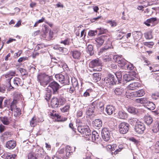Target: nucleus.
I'll return each mask as SVG.
<instances>
[{
  "label": "nucleus",
  "instance_id": "41",
  "mask_svg": "<svg viewBox=\"0 0 159 159\" xmlns=\"http://www.w3.org/2000/svg\"><path fill=\"white\" fill-rule=\"evenodd\" d=\"M138 120L134 118H131L128 120L129 122L132 125H134L138 123Z\"/></svg>",
  "mask_w": 159,
  "mask_h": 159
},
{
  "label": "nucleus",
  "instance_id": "29",
  "mask_svg": "<svg viewBox=\"0 0 159 159\" xmlns=\"http://www.w3.org/2000/svg\"><path fill=\"white\" fill-rule=\"evenodd\" d=\"M63 82L61 83L64 84V85H68L70 83V75L68 74H65L64 76Z\"/></svg>",
  "mask_w": 159,
  "mask_h": 159
},
{
  "label": "nucleus",
  "instance_id": "31",
  "mask_svg": "<svg viewBox=\"0 0 159 159\" xmlns=\"http://www.w3.org/2000/svg\"><path fill=\"white\" fill-rule=\"evenodd\" d=\"M116 76L115 78H116V80L118 81V83H121L122 80V75L121 71L116 72L115 73Z\"/></svg>",
  "mask_w": 159,
  "mask_h": 159
},
{
  "label": "nucleus",
  "instance_id": "54",
  "mask_svg": "<svg viewBox=\"0 0 159 159\" xmlns=\"http://www.w3.org/2000/svg\"><path fill=\"white\" fill-rule=\"evenodd\" d=\"M10 102V100L8 99H5L4 102V104L2 105L3 108V107H9Z\"/></svg>",
  "mask_w": 159,
  "mask_h": 159
},
{
  "label": "nucleus",
  "instance_id": "15",
  "mask_svg": "<svg viewBox=\"0 0 159 159\" xmlns=\"http://www.w3.org/2000/svg\"><path fill=\"white\" fill-rule=\"evenodd\" d=\"M95 110H96L95 105L94 103L89 105L86 110V114L89 116H90L94 114Z\"/></svg>",
  "mask_w": 159,
  "mask_h": 159
},
{
  "label": "nucleus",
  "instance_id": "14",
  "mask_svg": "<svg viewBox=\"0 0 159 159\" xmlns=\"http://www.w3.org/2000/svg\"><path fill=\"white\" fill-rule=\"evenodd\" d=\"M88 136L89 139L90 140V138H91L92 141L95 143L100 141L101 139V138L98 133L96 131H93L92 134H91V136Z\"/></svg>",
  "mask_w": 159,
  "mask_h": 159
},
{
  "label": "nucleus",
  "instance_id": "4",
  "mask_svg": "<svg viewBox=\"0 0 159 159\" xmlns=\"http://www.w3.org/2000/svg\"><path fill=\"white\" fill-rule=\"evenodd\" d=\"M65 101V98L61 95L57 97H54L51 99V106L52 108H57L59 105H63Z\"/></svg>",
  "mask_w": 159,
  "mask_h": 159
},
{
  "label": "nucleus",
  "instance_id": "25",
  "mask_svg": "<svg viewBox=\"0 0 159 159\" xmlns=\"http://www.w3.org/2000/svg\"><path fill=\"white\" fill-rule=\"evenodd\" d=\"M157 18L156 17L151 18L150 19L147 20L144 22V24L148 26L152 25L153 24L155 23V22L157 21Z\"/></svg>",
  "mask_w": 159,
  "mask_h": 159
},
{
  "label": "nucleus",
  "instance_id": "18",
  "mask_svg": "<svg viewBox=\"0 0 159 159\" xmlns=\"http://www.w3.org/2000/svg\"><path fill=\"white\" fill-rule=\"evenodd\" d=\"M106 111L107 113L109 115H111L113 113L116 114L117 112L115 107L112 105H107L106 108Z\"/></svg>",
  "mask_w": 159,
  "mask_h": 159
},
{
  "label": "nucleus",
  "instance_id": "11",
  "mask_svg": "<svg viewBox=\"0 0 159 159\" xmlns=\"http://www.w3.org/2000/svg\"><path fill=\"white\" fill-rule=\"evenodd\" d=\"M101 65V62L98 58L92 60L89 63V66L92 68H94L96 67H99L98 69H96L97 71H101L102 70Z\"/></svg>",
  "mask_w": 159,
  "mask_h": 159
},
{
  "label": "nucleus",
  "instance_id": "20",
  "mask_svg": "<svg viewBox=\"0 0 159 159\" xmlns=\"http://www.w3.org/2000/svg\"><path fill=\"white\" fill-rule=\"evenodd\" d=\"M141 84L138 82H134L130 84L128 86V88L131 90H135L140 87Z\"/></svg>",
  "mask_w": 159,
  "mask_h": 159
},
{
  "label": "nucleus",
  "instance_id": "10",
  "mask_svg": "<svg viewBox=\"0 0 159 159\" xmlns=\"http://www.w3.org/2000/svg\"><path fill=\"white\" fill-rule=\"evenodd\" d=\"M111 132L108 128H104L101 132V135L102 139L106 141H108L110 137V133Z\"/></svg>",
  "mask_w": 159,
  "mask_h": 159
},
{
  "label": "nucleus",
  "instance_id": "17",
  "mask_svg": "<svg viewBox=\"0 0 159 159\" xmlns=\"http://www.w3.org/2000/svg\"><path fill=\"white\" fill-rule=\"evenodd\" d=\"M68 152L67 150H65V149L62 148L59 150L57 153L59 154L58 156L61 157L62 159H66V157L69 156V154H68L67 152Z\"/></svg>",
  "mask_w": 159,
  "mask_h": 159
},
{
  "label": "nucleus",
  "instance_id": "22",
  "mask_svg": "<svg viewBox=\"0 0 159 159\" xmlns=\"http://www.w3.org/2000/svg\"><path fill=\"white\" fill-rule=\"evenodd\" d=\"M73 58L75 59H79L80 57L81 53L79 51L74 50L70 52Z\"/></svg>",
  "mask_w": 159,
  "mask_h": 159
},
{
  "label": "nucleus",
  "instance_id": "38",
  "mask_svg": "<svg viewBox=\"0 0 159 159\" xmlns=\"http://www.w3.org/2000/svg\"><path fill=\"white\" fill-rule=\"evenodd\" d=\"M64 75L60 73L56 74L55 76L56 80L61 83V82H63L62 80L63 79Z\"/></svg>",
  "mask_w": 159,
  "mask_h": 159
},
{
  "label": "nucleus",
  "instance_id": "52",
  "mask_svg": "<svg viewBox=\"0 0 159 159\" xmlns=\"http://www.w3.org/2000/svg\"><path fill=\"white\" fill-rule=\"evenodd\" d=\"M97 34V30H89L88 32V35L90 37L95 36Z\"/></svg>",
  "mask_w": 159,
  "mask_h": 159
},
{
  "label": "nucleus",
  "instance_id": "5",
  "mask_svg": "<svg viewBox=\"0 0 159 159\" xmlns=\"http://www.w3.org/2000/svg\"><path fill=\"white\" fill-rule=\"evenodd\" d=\"M137 73L134 71L130 72L128 74H125L123 75V81L124 83H127L134 80L137 77Z\"/></svg>",
  "mask_w": 159,
  "mask_h": 159
},
{
  "label": "nucleus",
  "instance_id": "36",
  "mask_svg": "<svg viewBox=\"0 0 159 159\" xmlns=\"http://www.w3.org/2000/svg\"><path fill=\"white\" fill-rule=\"evenodd\" d=\"M146 108L150 110H153L156 107L155 104L152 102L149 101L146 106Z\"/></svg>",
  "mask_w": 159,
  "mask_h": 159
},
{
  "label": "nucleus",
  "instance_id": "62",
  "mask_svg": "<svg viewBox=\"0 0 159 159\" xmlns=\"http://www.w3.org/2000/svg\"><path fill=\"white\" fill-rule=\"evenodd\" d=\"M92 90L90 89H87L84 93V96L87 97L90 95V93L92 92Z\"/></svg>",
  "mask_w": 159,
  "mask_h": 159
},
{
  "label": "nucleus",
  "instance_id": "2",
  "mask_svg": "<svg viewBox=\"0 0 159 159\" xmlns=\"http://www.w3.org/2000/svg\"><path fill=\"white\" fill-rule=\"evenodd\" d=\"M101 83L104 86L106 85L108 87H110L111 85H113L118 84L116 78L110 73L108 74L107 77H105L104 79H102Z\"/></svg>",
  "mask_w": 159,
  "mask_h": 159
},
{
  "label": "nucleus",
  "instance_id": "63",
  "mask_svg": "<svg viewBox=\"0 0 159 159\" xmlns=\"http://www.w3.org/2000/svg\"><path fill=\"white\" fill-rule=\"evenodd\" d=\"M51 116L54 118H57V120H60L59 119V117H60V116L58 113H51Z\"/></svg>",
  "mask_w": 159,
  "mask_h": 159
},
{
  "label": "nucleus",
  "instance_id": "35",
  "mask_svg": "<svg viewBox=\"0 0 159 159\" xmlns=\"http://www.w3.org/2000/svg\"><path fill=\"white\" fill-rule=\"evenodd\" d=\"M127 110L129 112L134 114H137L138 112V109L131 106L129 107Z\"/></svg>",
  "mask_w": 159,
  "mask_h": 159
},
{
  "label": "nucleus",
  "instance_id": "40",
  "mask_svg": "<svg viewBox=\"0 0 159 159\" xmlns=\"http://www.w3.org/2000/svg\"><path fill=\"white\" fill-rule=\"evenodd\" d=\"M124 91L123 89L121 87L116 88L114 91V92L116 95H121Z\"/></svg>",
  "mask_w": 159,
  "mask_h": 159
},
{
  "label": "nucleus",
  "instance_id": "59",
  "mask_svg": "<svg viewBox=\"0 0 159 159\" xmlns=\"http://www.w3.org/2000/svg\"><path fill=\"white\" fill-rule=\"evenodd\" d=\"M107 23L112 27H115L117 25L116 23L114 20H109L107 21Z\"/></svg>",
  "mask_w": 159,
  "mask_h": 159
},
{
  "label": "nucleus",
  "instance_id": "45",
  "mask_svg": "<svg viewBox=\"0 0 159 159\" xmlns=\"http://www.w3.org/2000/svg\"><path fill=\"white\" fill-rule=\"evenodd\" d=\"M7 66V62H4L1 65L0 70L3 71H5L8 69Z\"/></svg>",
  "mask_w": 159,
  "mask_h": 159
},
{
  "label": "nucleus",
  "instance_id": "46",
  "mask_svg": "<svg viewBox=\"0 0 159 159\" xmlns=\"http://www.w3.org/2000/svg\"><path fill=\"white\" fill-rule=\"evenodd\" d=\"M7 88V84H2L0 85V92L5 93Z\"/></svg>",
  "mask_w": 159,
  "mask_h": 159
},
{
  "label": "nucleus",
  "instance_id": "27",
  "mask_svg": "<svg viewBox=\"0 0 159 159\" xmlns=\"http://www.w3.org/2000/svg\"><path fill=\"white\" fill-rule=\"evenodd\" d=\"M144 120L145 123L148 125H151L153 121L152 118L149 115H147L144 116Z\"/></svg>",
  "mask_w": 159,
  "mask_h": 159
},
{
  "label": "nucleus",
  "instance_id": "13",
  "mask_svg": "<svg viewBox=\"0 0 159 159\" xmlns=\"http://www.w3.org/2000/svg\"><path fill=\"white\" fill-rule=\"evenodd\" d=\"M54 35V34L52 30H43L41 35L43 38L49 40L53 39Z\"/></svg>",
  "mask_w": 159,
  "mask_h": 159
},
{
  "label": "nucleus",
  "instance_id": "58",
  "mask_svg": "<svg viewBox=\"0 0 159 159\" xmlns=\"http://www.w3.org/2000/svg\"><path fill=\"white\" fill-rule=\"evenodd\" d=\"M148 100L146 98H142V104L146 106L147 104L149 102Z\"/></svg>",
  "mask_w": 159,
  "mask_h": 159
},
{
  "label": "nucleus",
  "instance_id": "23",
  "mask_svg": "<svg viewBox=\"0 0 159 159\" xmlns=\"http://www.w3.org/2000/svg\"><path fill=\"white\" fill-rule=\"evenodd\" d=\"M92 124L94 127H98L99 128L102 126V120L99 119H95L92 122Z\"/></svg>",
  "mask_w": 159,
  "mask_h": 159
},
{
  "label": "nucleus",
  "instance_id": "12",
  "mask_svg": "<svg viewBox=\"0 0 159 159\" xmlns=\"http://www.w3.org/2000/svg\"><path fill=\"white\" fill-rule=\"evenodd\" d=\"M145 129V127L144 124L141 122H138L135 125L134 130L138 134L143 133Z\"/></svg>",
  "mask_w": 159,
  "mask_h": 159
},
{
  "label": "nucleus",
  "instance_id": "19",
  "mask_svg": "<svg viewBox=\"0 0 159 159\" xmlns=\"http://www.w3.org/2000/svg\"><path fill=\"white\" fill-rule=\"evenodd\" d=\"M95 105L96 110H99L101 111H103L104 109V103L103 102L98 101L97 102H93Z\"/></svg>",
  "mask_w": 159,
  "mask_h": 159
},
{
  "label": "nucleus",
  "instance_id": "57",
  "mask_svg": "<svg viewBox=\"0 0 159 159\" xmlns=\"http://www.w3.org/2000/svg\"><path fill=\"white\" fill-rule=\"evenodd\" d=\"M20 80L18 78L15 77L13 80L14 84L16 85V86H18L19 84L20 83Z\"/></svg>",
  "mask_w": 159,
  "mask_h": 159
},
{
  "label": "nucleus",
  "instance_id": "6",
  "mask_svg": "<svg viewBox=\"0 0 159 159\" xmlns=\"http://www.w3.org/2000/svg\"><path fill=\"white\" fill-rule=\"evenodd\" d=\"M78 130L84 136L91 135V131L89 127L86 125H79L78 127Z\"/></svg>",
  "mask_w": 159,
  "mask_h": 159
},
{
  "label": "nucleus",
  "instance_id": "24",
  "mask_svg": "<svg viewBox=\"0 0 159 159\" xmlns=\"http://www.w3.org/2000/svg\"><path fill=\"white\" fill-rule=\"evenodd\" d=\"M16 145V141L13 140L7 141L6 145V147L10 149L14 148Z\"/></svg>",
  "mask_w": 159,
  "mask_h": 159
},
{
  "label": "nucleus",
  "instance_id": "61",
  "mask_svg": "<svg viewBox=\"0 0 159 159\" xmlns=\"http://www.w3.org/2000/svg\"><path fill=\"white\" fill-rule=\"evenodd\" d=\"M144 44L149 48H152L153 45V43L152 42H145L144 43Z\"/></svg>",
  "mask_w": 159,
  "mask_h": 159
},
{
  "label": "nucleus",
  "instance_id": "43",
  "mask_svg": "<svg viewBox=\"0 0 159 159\" xmlns=\"http://www.w3.org/2000/svg\"><path fill=\"white\" fill-rule=\"evenodd\" d=\"M144 37L146 39H150L152 38V31L151 30L144 33Z\"/></svg>",
  "mask_w": 159,
  "mask_h": 159
},
{
  "label": "nucleus",
  "instance_id": "1",
  "mask_svg": "<svg viewBox=\"0 0 159 159\" xmlns=\"http://www.w3.org/2000/svg\"><path fill=\"white\" fill-rule=\"evenodd\" d=\"M106 40L107 41L106 42L104 46L100 49L99 52L100 54L106 52L108 49L111 48H112V46L110 41L109 36L106 34L102 35L96 38L95 39L97 46L98 47L101 46L103 44L104 41Z\"/></svg>",
  "mask_w": 159,
  "mask_h": 159
},
{
  "label": "nucleus",
  "instance_id": "7",
  "mask_svg": "<svg viewBox=\"0 0 159 159\" xmlns=\"http://www.w3.org/2000/svg\"><path fill=\"white\" fill-rule=\"evenodd\" d=\"M48 87L51 88L52 90V93L54 95L58 94L59 89L61 88L59 84L55 81H53L50 83Z\"/></svg>",
  "mask_w": 159,
  "mask_h": 159
},
{
  "label": "nucleus",
  "instance_id": "8",
  "mask_svg": "<svg viewBox=\"0 0 159 159\" xmlns=\"http://www.w3.org/2000/svg\"><path fill=\"white\" fill-rule=\"evenodd\" d=\"M113 59L116 62L120 64V66L122 69L128 62V61L122 57V55H115L113 56Z\"/></svg>",
  "mask_w": 159,
  "mask_h": 159
},
{
  "label": "nucleus",
  "instance_id": "47",
  "mask_svg": "<svg viewBox=\"0 0 159 159\" xmlns=\"http://www.w3.org/2000/svg\"><path fill=\"white\" fill-rule=\"evenodd\" d=\"M71 80L72 86L77 87L78 85L77 80L75 78H71Z\"/></svg>",
  "mask_w": 159,
  "mask_h": 159
},
{
  "label": "nucleus",
  "instance_id": "51",
  "mask_svg": "<svg viewBox=\"0 0 159 159\" xmlns=\"http://www.w3.org/2000/svg\"><path fill=\"white\" fill-rule=\"evenodd\" d=\"M28 159H37L36 154L34 153H29L28 155Z\"/></svg>",
  "mask_w": 159,
  "mask_h": 159
},
{
  "label": "nucleus",
  "instance_id": "9",
  "mask_svg": "<svg viewBox=\"0 0 159 159\" xmlns=\"http://www.w3.org/2000/svg\"><path fill=\"white\" fill-rule=\"evenodd\" d=\"M129 125L127 123L122 122L119 125L120 132L122 134H125L128 132L129 129Z\"/></svg>",
  "mask_w": 159,
  "mask_h": 159
},
{
  "label": "nucleus",
  "instance_id": "33",
  "mask_svg": "<svg viewBox=\"0 0 159 159\" xmlns=\"http://www.w3.org/2000/svg\"><path fill=\"white\" fill-rule=\"evenodd\" d=\"M134 67L132 64L128 61L123 69L126 70H132Z\"/></svg>",
  "mask_w": 159,
  "mask_h": 159
},
{
  "label": "nucleus",
  "instance_id": "26",
  "mask_svg": "<svg viewBox=\"0 0 159 159\" xmlns=\"http://www.w3.org/2000/svg\"><path fill=\"white\" fill-rule=\"evenodd\" d=\"M145 93L144 90L143 89L133 92V94L135 97H140L143 96Z\"/></svg>",
  "mask_w": 159,
  "mask_h": 159
},
{
  "label": "nucleus",
  "instance_id": "44",
  "mask_svg": "<svg viewBox=\"0 0 159 159\" xmlns=\"http://www.w3.org/2000/svg\"><path fill=\"white\" fill-rule=\"evenodd\" d=\"M153 132L156 133L159 131V121H157L152 129Z\"/></svg>",
  "mask_w": 159,
  "mask_h": 159
},
{
  "label": "nucleus",
  "instance_id": "39",
  "mask_svg": "<svg viewBox=\"0 0 159 159\" xmlns=\"http://www.w3.org/2000/svg\"><path fill=\"white\" fill-rule=\"evenodd\" d=\"M17 103V101L16 99H14L11 103H10L9 107L11 110L13 111V109L16 107V104Z\"/></svg>",
  "mask_w": 159,
  "mask_h": 159
},
{
  "label": "nucleus",
  "instance_id": "32",
  "mask_svg": "<svg viewBox=\"0 0 159 159\" xmlns=\"http://www.w3.org/2000/svg\"><path fill=\"white\" fill-rule=\"evenodd\" d=\"M52 91L48 89L46 90L44 97L45 99L47 101H48L50 99L52 96Z\"/></svg>",
  "mask_w": 159,
  "mask_h": 159
},
{
  "label": "nucleus",
  "instance_id": "30",
  "mask_svg": "<svg viewBox=\"0 0 159 159\" xmlns=\"http://www.w3.org/2000/svg\"><path fill=\"white\" fill-rule=\"evenodd\" d=\"M102 74L100 73H94L93 74V80L96 82L100 81L101 82Z\"/></svg>",
  "mask_w": 159,
  "mask_h": 159
},
{
  "label": "nucleus",
  "instance_id": "21",
  "mask_svg": "<svg viewBox=\"0 0 159 159\" xmlns=\"http://www.w3.org/2000/svg\"><path fill=\"white\" fill-rule=\"evenodd\" d=\"M16 72L13 71H10L5 75L6 78V83L10 82L11 79L13 78L12 76H15Z\"/></svg>",
  "mask_w": 159,
  "mask_h": 159
},
{
  "label": "nucleus",
  "instance_id": "49",
  "mask_svg": "<svg viewBox=\"0 0 159 159\" xmlns=\"http://www.w3.org/2000/svg\"><path fill=\"white\" fill-rule=\"evenodd\" d=\"M116 147V144H113L112 145H108L107 146V148L110 149L112 155H113L114 152L113 151L115 150Z\"/></svg>",
  "mask_w": 159,
  "mask_h": 159
},
{
  "label": "nucleus",
  "instance_id": "37",
  "mask_svg": "<svg viewBox=\"0 0 159 159\" xmlns=\"http://www.w3.org/2000/svg\"><path fill=\"white\" fill-rule=\"evenodd\" d=\"M0 120L5 125H7L10 123L8 118L6 116L3 117H0Z\"/></svg>",
  "mask_w": 159,
  "mask_h": 159
},
{
  "label": "nucleus",
  "instance_id": "48",
  "mask_svg": "<svg viewBox=\"0 0 159 159\" xmlns=\"http://www.w3.org/2000/svg\"><path fill=\"white\" fill-rule=\"evenodd\" d=\"M44 154H45V153L43 152V149L41 148L37 151V155H36L37 157V158L38 157H42ZM36 154L37 155V154Z\"/></svg>",
  "mask_w": 159,
  "mask_h": 159
},
{
  "label": "nucleus",
  "instance_id": "34",
  "mask_svg": "<svg viewBox=\"0 0 159 159\" xmlns=\"http://www.w3.org/2000/svg\"><path fill=\"white\" fill-rule=\"evenodd\" d=\"M87 52L90 56H92L94 53V51L93 49V46L92 45L89 44L86 48Z\"/></svg>",
  "mask_w": 159,
  "mask_h": 159
},
{
  "label": "nucleus",
  "instance_id": "64",
  "mask_svg": "<svg viewBox=\"0 0 159 159\" xmlns=\"http://www.w3.org/2000/svg\"><path fill=\"white\" fill-rule=\"evenodd\" d=\"M134 34H136L138 36L139 38H141L142 37V32L139 30H135L134 32Z\"/></svg>",
  "mask_w": 159,
  "mask_h": 159
},
{
  "label": "nucleus",
  "instance_id": "50",
  "mask_svg": "<svg viewBox=\"0 0 159 159\" xmlns=\"http://www.w3.org/2000/svg\"><path fill=\"white\" fill-rule=\"evenodd\" d=\"M70 39L67 38L64 40H61L60 41V43L63 44L65 45H69L70 43Z\"/></svg>",
  "mask_w": 159,
  "mask_h": 159
},
{
  "label": "nucleus",
  "instance_id": "16",
  "mask_svg": "<svg viewBox=\"0 0 159 159\" xmlns=\"http://www.w3.org/2000/svg\"><path fill=\"white\" fill-rule=\"evenodd\" d=\"M116 116L119 119L125 120L127 118L128 114L123 110H120L118 111Z\"/></svg>",
  "mask_w": 159,
  "mask_h": 159
},
{
  "label": "nucleus",
  "instance_id": "55",
  "mask_svg": "<svg viewBox=\"0 0 159 159\" xmlns=\"http://www.w3.org/2000/svg\"><path fill=\"white\" fill-rule=\"evenodd\" d=\"M152 98L155 100L159 98V93L158 92H156L152 93L151 95Z\"/></svg>",
  "mask_w": 159,
  "mask_h": 159
},
{
  "label": "nucleus",
  "instance_id": "56",
  "mask_svg": "<svg viewBox=\"0 0 159 159\" xmlns=\"http://www.w3.org/2000/svg\"><path fill=\"white\" fill-rule=\"evenodd\" d=\"M70 107V106L69 105H67L61 109V110L63 112H67L69 111Z\"/></svg>",
  "mask_w": 159,
  "mask_h": 159
},
{
  "label": "nucleus",
  "instance_id": "28",
  "mask_svg": "<svg viewBox=\"0 0 159 159\" xmlns=\"http://www.w3.org/2000/svg\"><path fill=\"white\" fill-rule=\"evenodd\" d=\"M16 156L15 154H11L7 153H3L1 157L4 159H15Z\"/></svg>",
  "mask_w": 159,
  "mask_h": 159
},
{
  "label": "nucleus",
  "instance_id": "53",
  "mask_svg": "<svg viewBox=\"0 0 159 159\" xmlns=\"http://www.w3.org/2000/svg\"><path fill=\"white\" fill-rule=\"evenodd\" d=\"M30 72L32 73H34L36 71V69L34 66L33 65H30L28 67Z\"/></svg>",
  "mask_w": 159,
  "mask_h": 159
},
{
  "label": "nucleus",
  "instance_id": "42",
  "mask_svg": "<svg viewBox=\"0 0 159 159\" xmlns=\"http://www.w3.org/2000/svg\"><path fill=\"white\" fill-rule=\"evenodd\" d=\"M14 110V116L16 117L19 116L21 114V111L20 108L16 107L13 109Z\"/></svg>",
  "mask_w": 159,
  "mask_h": 159
},
{
  "label": "nucleus",
  "instance_id": "60",
  "mask_svg": "<svg viewBox=\"0 0 159 159\" xmlns=\"http://www.w3.org/2000/svg\"><path fill=\"white\" fill-rule=\"evenodd\" d=\"M36 122V118L35 117H33L30 121V125L32 126H34Z\"/></svg>",
  "mask_w": 159,
  "mask_h": 159
},
{
  "label": "nucleus",
  "instance_id": "3",
  "mask_svg": "<svg viewBox=\"0 0 159 159\" xmlns=\"http://www.w3.org/2000/svg\"><path fill=\"white\" fill-rule=\"evenodd\" d=\"M52 77L46 75L45 73H40L37 75V80L41 85L43 86L47 85L51 81Z\"/></svg>",
  "mask_w": 159,
  "mask_h": 159
}]
</instances>
